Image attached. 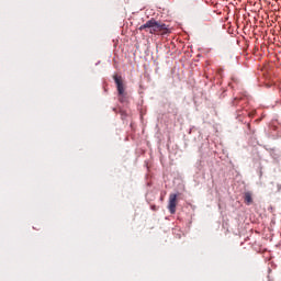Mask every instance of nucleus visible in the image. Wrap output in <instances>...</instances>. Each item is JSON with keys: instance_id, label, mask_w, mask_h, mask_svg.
<instances>
[{"instance_id": "nucleus-5", "label": "nucleus", "mask_w": 281, "mask_h": 281, "mask_svg": "<svg viewBox=\"0 0 281 281\" xmlns=\"http://www.w3.org/2000/svg\"><path fill=\"white\" fill-rule=\"evenodd\" d=\"M238 100H240L239 98H235L233 101V104L236 105V102H238Z\"/></svg>"}, {"instance_id": "nucleus-1", "label": "nucleus", "mask_w": 281, "mask_h": 281, "mask_svg": "<svg viewBox=\"0 0 281 281\" xmlns=\"http://www.w3.org/2000/svg\"><path fill=\"white\" fill-rule=\"evenodd\" d=\"M138 30L139 32H143L144 30L145 32H149V34H161L162 36H165V34H170V29L168 25L157 22V20L153 18L145 24L140 25Z\"/></svg>"}, {"instance_id": "nucleus-2", "label": "nucleus", "mask_w": 281, "mask_h": 281, "mask_svg": "<svg viewBox=\"0 0 281 281\" xmlns=\"http://www.w3.org/2000/svg\"><path fill=\"white\" fill-rule=\"evenodd\" d=\"M113 80L116 85L117 93L121 98H124L126 95L125 88H124V81L122 80V76L114 75Z\"/></svg>"}, {"instance_id": "nucleus-3", "label": "nucleus", "mask_w": 281, "mask_h": 281, "mask_svg": "<svg viewBox=\"0 0 281 281\" xmlns=\"http://www.w3.org/2000/svg\"><path fill=\"white\" fill-rule=\"evenodd\" d=\"M168 210H169L170 214L177 213V193H171L169 195Z\"/></svg>"}, {"instance_id": "nucleus-4", "label": "nucleus", "mask_w": 281, "mask_h": 281, "mask_svg": "<svg viewBox=\"0 0 281 281\" xmlns=\"http://www.w3.org/2000/svg\"><path fill=\"white\" fill-rule=\"evenodd\" d=\"M244 203H246V205H251V203H254L251 192L247 191L244 193Z\"/></svg>"}]
</instances>
